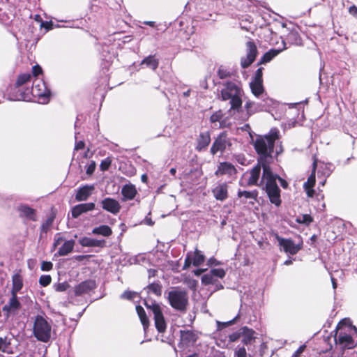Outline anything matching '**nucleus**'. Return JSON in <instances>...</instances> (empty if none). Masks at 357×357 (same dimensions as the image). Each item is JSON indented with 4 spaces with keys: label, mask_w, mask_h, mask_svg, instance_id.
Segmentation results:
<instances>
[{
    "label": "nucleus",
    "mask_w": 357,
    "mask_h": 357,
    "mask_svg": "<svg viewBox=\"0 0 357 357\" xmlns=\"http://www.w3.org/2000/svg\"><path fill=\"white\" fill-rule=\"evenodd\" d=\"M262 166L263 175L261 183H264V188L271 202L278 206L281 204L280 190L278 186L276 180H279L281 186L284 188L287 187L288 183L283 178L279 177L276 174H274L268 164H266L265 162H262Z\"/></svg>",
    "instance_id": "1"
},
{
    "label": "nucleus",
    "mask_w": 357,
    "mask_h": 357,
    "mask_svg": "<svg viewBox=\"0 0 357 357\" xmlns=\"http://www.w3.org/2000/svg\"><path fill=\"white\" fill-rule=\"evenodd\" d=\"M31 94L37 97L40 103L47 104L50 100L51 91L47 87L44 81L36 79L33 81L31 90L27 89L24 91H21L18 89L15 94L12 95L10 99L12 100L29 101L31 100Z\"/></svg>",
    "instance_id": "2"
},
{
    "label": "nucleus",
    "mask_w": 357,
    "mask_h": 357,
    "mask_svg": "<svg viewBox=\"0 0 357 357\" xmlns=\"http://www.w3.org/2000/svg\"><path fill=\"white\" fill-rule=\"evenodd\" d=\"M279 131L277 128H272L268 135L258 136L255 142L254 147L260 155L259 161L268 164V158H271L273 151L274 143L278 139Z\"/></svg>",
    "instance_id": "3"
},
{
    "label": "nucleus",
    "mask_w": 357,
    "mask_h": 357,
    "mask_svg": "<svg viewBox=\"0 0 357 357\" xmlns=\"http://www.w3.org/2000/svg\"><path fill=\"white\" fill-rule=\"evenodd\" d=\"M243 93V90L238 84L233 82H227L221 90V99L224 101L229 100L231 110L238 111L242 105Z\"/></svg>",
    "instance_id": "4"
},
{
    "label": "nucleus",
    "mask_w": 357,
    "mask_h": 357,
    "mask_svg": "<svg viewBox=\"0 0 357 357\" xmlns=\"http://www.w3.org/2000/svg\"><path fill=\"white\" fill-rule=\"evenodd\" d=\"M52 326L47 320L41 315L35 317L33 325L34 337L40 342H47L51 338Z\"/></svg>",
    "instance_id": "5"
},
{
    "label": "nucleus",
    "mask_w": 357,
    "mask_h": 357,
    "mask_svg": "<svg viewBox=\"0 0 357 357\" xmlns=\"http://www.w3.org/2000/svg\"><path fill=\"white\" fill-rule=\"evenodd\" d=\"M356 331L350 327L342 328L340 323L337 326V331L335 335L336 344L342 349H350L354 347L355 340L351 336V333Z\"/></svg>",
    "instance_id": "6"
},
{
    "label": "nucleus",
    "mask_w": 357,
    "mask_h": 357,
    "mask_svg": "<svg viewBox=\"0 0 357 357\" xmlns=\"http://www.w3.org/2000/svg\"><path fill=\"white\" fill-rule=\"evenodd\" d=\"M168 301L170 305L178 311H185L188 303V296L185 291L176 289L168 293Z\"/></svg>",
    "instance_id": "7"
},
{
    "label": "nucleus",
    "mask_w": 357,
    "mask_h": 357,
    "mask_svg": "<svg viewBox=\"0 0 357 357\" xmlns=\"http://www.w3.org/2000/svg\"><path fill=\"white\" fill-rule=\"evenodd\" d=\"M231 145L232 139L228 137L225 132H223L215 139L211 148V153L215 155L218 152L223 153L229 150Z\"/></svg>",
    "instance_id": "8"
},
{
    "label": "nucleus",
    "mask_w": 357,
    "mask_h": 357,
    "mask_svg": "<svg viewBox=\"0 0 357 357\" xmlns=\"http://www.w3.org/2000/svg\"><path fill=\"white\" fill-rule=\"evenodd\" d=\"M199 338L198 333L194 331L190 330H181L180 331V342L178 347L182 349H185L189 347L193 346Z\"/></svg>",
    "instance_id": "9"
},
{
    "label": "nucleus",
    "mask_w": 357,
    "mask_h": 357,
    "mask_svg": "<svg viewBox=\"0 0 357 357\" xmlns=\"http://www.w3.org/2000/svg\"><path fill=\"white\" fill-rule=\"evenodd\" d=\"M257 54V48L253 41H248L246 43V56L241 59V65L242 68H246L250 66L255 60Z\"/></svg>",
    "instance_id": "10"
},
{
    "label": "nucleus",
    "mask_w": 357,
    "mask_h": 357,
    "mask_svg": "<svg viewBox=\"0 0 357 357\" xmlns=\"http://www.w3.org/2000/svg\"><path fill=\"white\" fill-rule=\"evenodd\" d=\"M275 238L278 242V244L284 252L290 255H296L300 250L301 246L294 243V242L290 238H284L275 234Z\"/></svg>",
    "instance_id": "11"
},
{
    "label": "nucleus",
    "mask_w": 357,
    "mask_h": 357,
    "mask_svg": "<svg viewBox=\"0 0 357 357\" xmlns=\"http://www.w3.org/2000/svg\"><path fill=\"white\" fill-rule=\"evenodd\" d=\"M151 312L153 314L155 328L159 333H164L166 330L167 324L159 305L153 304L151 306Z\"/></svg>",
    "instance_id": "12"
},
{
    "label": "nucleus",
    "mask_w": 357,
    "mask_h": 357,
    "mask_svg": "<svg viewBox=\"0 0 357 357\" xmlns=\"http://www.w3.org/2000/svg\"><path fill=\"white\" fill-rule=\"evenodd\" d=\"M237 170L236 167L230 162H220L215 172L216 176H226L227 178H233L236 177Z\"/></svg>",
    "instance_id": "13"
},
{
    "label": "nucleus",
    "mask_w": 357,
    "mask_h": 357,
    "mask_svg": "<svg viewBox=\"0 0 357 357\" xmlns=\"http://www.w3.org/2000/svg\"><path fill=\"white\" fill-rule=\"evenodd\" d=\"M102 207L104 210L110 212L112 214H117L121 209L119 202L112 198L107 197L101 202Z\"/></svg>",
    "instance_id": "14"
},
{
    "label": "nucleus",
    "mask_w": 357,
    "mask_h": 357,
    "mask_svg": "<svg viewBox=\"0 0 357 357\" xmlns=\"http://www.w3.org/2000/svg\"><path fill=\"white\" fill-rule=\"evenodd\" d=\"M95 187L93 185H84L77 190L75 199L77 202H83L88 199L92 195Z\"/></svg>",
    "instance_id": "15"
},
{
    "label": "nucleus",
    "mask_w": 357,
    "mask_h": 357,
    "mask_svg": "<svg viewBox=\"0 0 357 357\" xmlns=\"http://www.w3.org/2000/svg\"><path fill=\"white\" fill-rule=\"evenodd\" d=\"M96 288V282L94 280H89L79 283L75 287V296H81L89 293L90 291Z\"/></svg>",
    "instance_id": "16"
},
{
    "label": "nucleus",
    "mask_w": 357,
    "mask_h": 357,
    "mask_svg": "<svg viewBox=\"0 0 357 357\" xmlns=\"http://www.w3.org/2000/svg\"><path fill=\"white\" fill-rule=\"evenodd\" d=\"M21 307V303H20L17 294H11V297L9 299L7 304L3 307V311L9 315L12 313H15Z\"/></svg>",
    "instance_id": "17"
},
{
    "label": "nucleus",
    "mask_w": 357,
    "mask_h": 357,
    "mask_svg": "<svg viewBox=\"0 0 357 357\" xmlns=\"http://www.w3.org/2000/svg\"><path fill=\"white\" fill-rule=\"evenodd\" d=\"M94 208L95 204L93 202L77 204L72 208V216L74 218H77L82 213L91 211Z\"/></svg>",
    "instance_id": "18"
},
{
    "label": "nucleus",
    "mask_w": 357,
    "mask_h": 357,
    "mask_svg": "<svg viewBox=\"0 0 357 357\" xmlns=\"http://www.w3.org/2000/svg\"><path fill=\"white\" fill-rule=\"evenodd\" d=\"M317 167V162L316 160L313 162L312 166V174L307 178V181L304 183L303 187L306 191V193L308 197H312L314 193V190L312 189V188L314 185L315 183V170Z\"/></svg>",
    "instance_id": "19"
},
{
    "label": "nucleus",
    "mask_w": 357,
    "mask_h": 357,
    "mask_svg": "<svg viewBox=\"0 0 357 357\" xmlns=\"http://www.w3.org/2000/svg\"><path fill=\"white\" fill-rule=\"evenodd\" d=\"M263 169L261 161L259 160L258 164L255 166L250 172V177L248 180L249 185H260L258 181L261 174V169Z\"/></svg>",
    "instance_id": "20"
},
{
    "label": "nucleus",
    "mask_w": 357,
    "mask_h": 357,
    "mask_svg": "<svg viewBox=\"0 0 357 357\" xmlns=\"http://www.w3.org/2000/svg\"><path fill=\"white\" fill-rule=\"evenodd\" d=\"M212 192L217 200L224 201L228 197V185L227 183H219Z\"/></svg>",
    "instance_id": "21"
},
{
    "label": "nucleus",
    "mask_w": 357,
    "mask_h": 357,
    "mask_svg": "<svg viewBox=\"0 0 357 357\" xmlns=\"http://www.w3.org/2000/svg\"><path fill=\"white\" fill-rule=\"evenodd\" d=\"M17 211L22 218H25L29 220L36 221V211L25 204H21L17 206Z\"/></svg>",
    "instance_id": "22"
},
{
    "label": "nucleus",
    "mask_w": 357,
    "mask_h": 357,
    "mask_svg": "<svg viewBox=\"0 0 357 357\" xmlns=\"http://www.w3.org/2000/svg\"><path fill=\"white\" fill-rule=\"evenodd\" d=\"M211 142V136L209 132H201L197 138V149L202 151L209 145Z\"/></svg>",
    "instance_id": "23"
},
{
    "label": "nucleus",
    "mask_w": 357,
    "mask_h": 357,
    "mask_svg": "<svg viewBox=\"0 0 357 357\" xmlns=\"http://www.w3.org/2000/svg\"><path fill=\"white\" fill-rule=\"evenodd\" d=\"M121 194L123 197V200H132L137 194L136 188L131 183L126 184L121 189Z\"/></svg>",
    "instance_id": "24"
},
{
    "label": "nucleus",
    "mask_w": 357,
    "mask_h": 357,
    "mask_svg": "<svg viewBox=\"0 0 357 357\" xmlns=\"http://www.w3.org/2000/svg\"><path fill=\"white\" fill-rule=\"evenodd\" d=\"M211 122L213 123H218L219 128H223L228 127L229 126V123L227 122V119H223V114L222 111L219 110L213 113L211 118H210Z\"/></svg>",
    "instance_id": "25"
},
{
    "label": "nucleus",
    "mask_w": 357,
    "mask_h": 357,
    "mask_svg": "<svg viewBox=\"0 0 357 357\" xmlns=\"http://www.w3.org/2000/svg\"><path fill=\"white\" fill-rule=\"evenodd\" d=\"M245 108L250 116L255 112L263 111L265 109V104L249 100L246 102Z\"/></svg>",
    "instance_id": "26"
},
{
    "label": "nucleus",
    "mask_w": 357,
    "mask_h": 357,
    "mask_svg": "<svg viewBox=\"0 0 357 357\" xmlns=\"http://www.w3.org/2000/svg\"><path fill=\"white\" fill-rule=\"evenodd\" d=\"M255 332L247 326L242 327V342L245 344H251L255 340Z\"/></svg>",
    "instance_id": "27"
},
{
    "label": "nucleus",
    "mask_w": 357,
    "mask_h": 357,
    "mask_svg": "<svg viewBox=\"0 0 357 357\" xmlns=\"http://www.w3.org/2000/svg\"><path fill=\"white\" fill-rule=\"evenodd\" d=\"M287 49L285 43L283 42L282 49H271L266 52L261 58L259 63H266L271 61L274 57L278 55L282 51Z\"/></svg>",
    "instance_id": "28"
},
{
    "label": "nucleus",
    "mask_w": 357,
    "mask_h": 357,
    "mask_svg": "<svg viewBox=\"0 0 357 357\" xmlns=\"http://www.w3.org/2000/svg\"><path fill=\"white\" fill-rule=\"evenodd\" d=\"M79 241L84 247H103L105 243V240H98L89 237H83Z\"/></svg>",
    "instance_id": "29"
},
{
    "label": "nucleus",
    "mask_w": 357,
    "mask_h": 357,
    "mask_svg": "<svg viewBox=\"0 0 357 357\" xmlns=\"http://www.w3.org/2000/svg\"><path fill=\"white\" fill-rule=\"evenodd\" d=\"M75 241H65L62 245L59 248L56 255L58 256H66L73 251Z\"/></svg>",
    "instance_id": "30"
},
{
    "label": "nucleus",
    "mask_w": 357,
    "mask_h": 357,
    "mask_svg": "<svg viewBox=\"0 0 357 357\" xmlns=\"http://www.w3.org/2000/svg\"><path fill=\"white\" fill-rule=\"evenodd\" d=\"M252 93L257 98L261 97L262 98L266 96L264 94V89L263 86V82L252 81L250 83Z\"/></svg>",
    "instance_id": "31"
},
{
    "label": "nucleus",
    "mask_w": 357,
    "mask_h": 357,
    "mask_svg": "<svg viewBox=\"0 0 357 357\" xmlns=\"http://www.w3.org/2000/svg\"><path fill=\"white\" fill-rule=\"evenodd\" d=\"M12 282L13 287L11 289V294H17L23 287L22 277L18 273L15 274L13 276Z\"/></svg>",
    "instance_id": "32"
},
{
    "label": "nucleus",
    "mask_w": 357,
    "mask_h": 357,
    "mask_svg": "<svg viewBox=\"0 0 357 357\" xmlns=\"http://www.w3.org/2000/svg\"><path fill=\"white\" fill-rule=\"evenodd\" d=\"M92 234L94 235H100L105 237H108L112 235V230L107 225H100L93 228L92 230Z\"/></svg>",
    "instance_id": "33"
},
{
    "label": "nucleus",
    "mask_w": 357,
    "mask_h": 357,
    "mask_svg": "<svg viewBox=\"0 0 357 357\" xmlns=\"http://www.w3.org/2000/svg\"><path fill=\"white\" fill-rule=\"evenodd\" d=\"M142 64L146 65L147 67L151 68L152 70H155L157 69L159 61L155 57V56L150 55L145 59H143L142 61Z\"/></svg>",
    "instance_id": "34"
},
{
    "label": "nucleus",
    "mask_w": 357,
    "mask_h": 357,
    "mask_svg": "<svg viewBox=\"0 0 357 357\" xmlns=\"http://www.w3.org/2000/svg\"><path fill=\"white\" fill-rule=\"evenodd\" d=\"M54 216L51 215L41 225L40 238L43 237V234H46L50 229L54 222Z\"/></svg>",
    "instance_id": "35"
},
{
    "label": "nucleus",
    "mask_w": 357,
    "mask_h": 357,
    "mask_svg": "<svg viewBox=\"0 0 357 357\" xmlns=\"http://www.w3.org/2000/svg\"><path fill=\"white\" fill-rule=\"evenodd\" d=\"M136 310H137L138 316L140 319V321L144 326V330H146V328H148L149 324V319L146 317V312H145L144 308L140 305H137L136 307Z\"/></svg>",
    "instance_id": "36"
},
{
    "label": "nucleus",
    "mask_w": 357,
    "mask_h": 357,
    "mask_svg": "<svg viewBox=\"0 0 357 357\" xmlns=\"http://www.w3.org/2000/svg\"><path fill=\"white\" fill-rule=\"evenodd\" d=\"M258 193L257 190L252 191H246V190H239L238 192V197L239 198H245V199H256L257 197Z\"/></svg>",
    "instance_id": "37"
},
{
    "label": "nucleus",
    "mask_w": 357,
    "mask_h": 357,
    "mask_svg": "<svg viewBox=\"0 0 357 357\" xmlns=\"http://www.w3.org/2000/svg\"><path fill=\"white\" fill-rule=\"evenodd\" d=\"M31 77L32 75L29 73H24L19 75L15 83L16 88H20L30 82Z\"/></svg>",
    "instance_id": "38"
},
{
    "label": "nucleus",
    "mask_w": 357,
    "mask_h": 357,
    "mask_svg": "<svg viewBox=\"0 0 357 357\" xmlns=\"http://www.w3.org/2000/svg\"><path fill=\"white\" fill-rule=\"evenodd\" d=\"M218 279L209 271L202 277V282L206 285L210 284H215Z\"/></svg>",
    "instance_id": "39"
},
{
    "label": "nucleus",
    "mask_w": 357,
    "mask_h": 357,
    "mask_svg": "<svg viewBox=\"0 0 357 357\" xmlns=\"http://www.w3.org/2000/svg\"><path fill=\"white\" fill-rule=\"evenodd\" d=\"M204 260L205 257L204 255H202L199 250H196L193 257V265L195 266H199L204 263Z\"/></svg>",
    "instance_id": "40"
},
{
    "label": "nucleus",
    "mask_w": 357,
    "mask_h": 357,
    "mask_svg": "<svg viewBox=\"0 0 357 357\" xmlns=\"http://www.w3.org/2000/svg\"><path fill=\"white\" fill-rule=\"evenodd\" d=\"M149 291H151L156 296H160L162 294V287L158 283H152L147 287Z\"/></svg>",
    "instance_id": "41"
},
{
    "label": "nucleus",
    "mask_w": 357,
    "mask_h": 357,
    "mask_svg": "<svg viewBox=\"0 0 357 357\" xmlns=\"http://www.w3.org/2000/svg\"><path fill=\"white\" fill-rule=\"evenodd\" d=\"M287 40L292 44H300V37L296 31H291L287 36Z\"/></svg>",
    "instance_id": "42"
},
{
    "label": "nucleus",
    "mask_w": 357,
    "mask_h": 357,
    "mask_svg": "<svg viewBox=\"0 0 357 357\" xmlns=\"http://www.w3.org/2000/svg\"><path fill=\"white\" fill-rule=\"evenodd\" d=\"M112 162V160L110 157H107L103 160L101 161L100 165V169L101 171L105 172L109 169L111 164Z\"/></svg>",
    "instance_id": "43"
},
{
    "label": "nucleus",
    "mask_w": 357,
    "mask_h": 357,
    "mask_svg": "<svg viewBox=\"0 0 357 357\" xmlns=\"http://www.w3.org/2000/svg\"><path fill=\"white\" fill-rule=\"evenodd\" d=\"M234 357H246L247 351L244 347H237L234 349Z\"/></svg>",
    "instance_id": "44"
},
{
    "label": "nucleus",
    "mask_w": 357,
    "mask_h": 357,
    "mask_svg": "<svg viewBox=\"0 0 357 357\" xmlns=\"http://www.w3.org/2000/svg\"><path fill=\"white\" fill-rule=\"evenodd\" d=\"M52 278L49 275H41L39 278V283L43 287H46L51 283Z\"/></svg>",
    "instance_id": "45"
},
{
    "label": "nucleus",
    "mask_w": 357,
    "mask_h": 357,
    "mask_svg": "<svg viewBox=\"0 0 357 357\" xmlns=\"http://www.w3.org/2000/svg\"><path fill=\"white\" fill-rule=\"evenodd\" d=\"M210 271L217 279L223 278L226 274L223 268H213Z\"/></svg>",
    "instance_id": "46"
},
{
    "label": "nucleus",
    "mask_w": 357,
    "mask_h": 357,
    "mask_svg": "<svg viewBox=\"0 0 357 357\" xmlns=\"http://www.w3.org/2000/svg\"><path fill=\"white\" fill-rule=\"evenodd\" d=\"M331 164H324L321 167V168L322 169V171L321 172L325 177L329 176L330 174H331L332 169H331Z\"/></svg>",
    "instance_id": "47"
},
{
    "label": "nucleus",
    "mask_w": 357,
    "mask_h": 357,
    "mask_svg": "<svg viewBox=\"0 0 357 357\" xmlns=\"http://www.w3.org/2000/svg\"><path fill=\"white\" fill-rule=\"evenodd\" d=\"M242 336V328L238 331L234 332L229 335V340L230 342H236Z\"/></svg>",
    "instance_id": "48"
},
{
    "label": "nucleus",
    "mask_w": 357,
    "mask_h": 357,
    "mask_svg": "<svg viewBox=\"0 0 357 357\" xmlns=\"http://www.w3.org/2000/svg\"><path fill=\"white\" fill-rule=\"evenodd\" d=\"M68 287L69 284L67 282H62L54 284L55 290L59 292L65 291Z\"/></svg>",
    "instance_id": "49"
},
{
    "label": "nucleus",
    "mask_w": 357,
    "mask_h": 357,
    "mask_svg": "<svg viewBox=\"0 0 357 357\" xmlns=\"http://www.w3.org/2000/svg\"><path fill=\"white\" fill-rule=\"evenodd\" d=\"M64 242V239L62 236H61L60 234H56L54 236L53 248L55 249L58 245Z\"/></svg>",
    "instance_id": "50"
},
{
    "label": "nucleus",
    "mask_w": 357,
    "mask_h": 357,
    "mask_svg": "<svg viewBox=\"0 0 357 357\" xmlns=\"http://www.w3.org/2000/svg\"><path fill=\"white\" fill-rule=\"evenodd\" d=\"M298 222L305 225H309L312 222V218L309 215H303L301 218L298 219Z\"/></svg>",
    "instance_id": "51"
},
{
    "label": "nucleus",
    "mask_w": 357,
    "mask_h": 357,
    "mask_svg": "<svg viewBox=\"0 0 357 357\" xmlns=\"http://www.w3.org/2000/svg\"><path fill=\"white\" fill-rule=\"evenodd\" d=\"M136 294H137L135 292L126 291L121 294V298L123 299L131 300L136 296Z\"/></svg>",
    "instance_id": "52"
},
{
    "label": "nucleus",
    "mask_w": 357,
    "mask_h": 357,
    "mask_svg": "<svg viewBox=\"0 0 357 357\" xmlns=\"http://www.w3.org/2000/svg\"><path fill=\"white\" fill-rule=\"evenodd\" d=\"M96 164L94 161H91V163L87 166L86 172L88 175H91L96 169Z\"/></svg>",
    "instance_id": "53"
},
{
    "label": "nucleus",
    "mask_w": 357,
    "mask_h": 357,
    "mask_svg": "<svg viewBox=\"0 0 357 357\" xmlns=\"http://www.w3.org/2000/svg\"><path fill=\"white\" fill-rule=\"evenodd\" d=\"M218 75L220 79H225L229 77L230 73L225 69L220 68L218 71Z\"/></svg>",
    "instance_id": "54"
},
{
    "label": "nucleus",
    "mask_w": 357,
    "mask_h": 357,
    "mask_svg": "<svg viewBox=\"0 0 357 357\" xmlns=\"http://www.w3.org/2000/svg\"><path fill=\"white\" fill-rule=\"evenodd\" d=\"M53 264L50 261H43L41 264L42 271H48L52 269Z\"/></svg>",
    "instance_id": "55"
},
{
    "label": "nucleus",
    "mask_w": 357,
    "mask_h": 357,
    "mask_svg": "<svg viewBox=\"0 0 357 357\" xmlns=\"http://www.w3.org/2000/svg\"><path fill=\"white\" fill-rule=\"evenodd\" d=\"M262 75H263L262 68H260L257 70V71L255 73V78L252 81L263 82Z\"/></svg>",
    "instance_id": "56"
},
{
    "label": "nucleus",
    "mask_w": 357,
    "mask_h": 357,
    "mask_svg": "<svg viewBox=\"0 0 357 357\" xmlns=\"http://www.w3.org/2000/svg\"><path fill=\"white\" fill-rule=\"evenodd\" d=\"M33 75L37 77L42 73V68L38 65L34 66L32 68Z\"/></svg>",
    "instance_id": "57"
},
{
    "label": "nucleus",
    "mask_w": 357,
    "mask_h": 357,
    "mask_svg": "<svg viewBox=\"0 0 357 357\" xmlns=\"http://www.w3.org/2000/svg\"><path fill=\"white\" fill-rule=\"evenodd\" d=\"M7 340L6 338L0 337V350L5 352L6 351Z\"/></svg>",
    "instance_id": "58"
},
{
    "label": "nucleus",
    "mask_w": 357,
    "mask_h": 357,
    "mask_svg": "<svg viewBox=\"0 0 357 357\" xmlns=\"http://www.w3.org/2000/svg\"><path fill=\"white\" fill-rule=\"evenodd\" d=\"M349 13L350 15L357 18V7L354 5L351 6L349 8Z\"/></svg>",
    "instance_id": "59"
},
{
    "label": "nucleus",
    "mask_w": 357,
    "mask_h": 357,
    "mask_svg": "<svg viewBox=\"0 0 357 357\" xmlns=\"http://www.w3.org/2000/svg\"><path fill=\"white\" fill-rule=\"evenodd\" d=\"M305 345L301 346L294 354L293 357H299L300 355L304 351Z\"/></svg>",
    "instance_id": "60"
},
{
    "label": "nucleus",
    "mask_w": 357,
    "mask_h": 357,
    "mask_svg": "<svg viewBox=\"0 0 357 357\" xmlns=\"http://www.w3.org/2000/svg\"><path fill=\"white\" fill-rule=\"evenodd\" d=\"M85 144L84 141H79L75 142V150H80L84 148Z\"/></svg>",
    "instance_id": "61"
},
{
    "label": "nucleus",
    "mask_w": 357,
    "mask_h": 357,
    "mask_svg": "<svg viewBox=\"0 0 357 357\" xmlns=\"http://www.w3.org/2000/svg\"><path fill=\"white\" fill-rule=\"evenodd\" d=\"M191 263H192V261L190 258V255H188L187 257L185 258V263L183 265V269H187L188 268H189L190 266Z\"/></svg>",
    "instance_id": "62"
},
{
    "label": "nucleus",
    "mask_w": 357,
    "mask_h": 357,
    "mask_svg": "<svg viewBox=\"0 0 357 357\" xmlns=\"http://www.w3.org/2000/svg\"><path fill=\"white\" fill-rule=\"evenodd\" d=\"M205 270L204 269H197L194 271L195 275H200Z\"/></svg>",
    "instance_id": "63"
},
{
    "label": "nucleus",
    "mask_w": 357,
    "mask_h": 357,
    "mask_svg": "<svg viewBox=\"0 0 357 357\" xmlns=\"http://www.w3.org/2000/svg\"><path fill=\"white\" fill-rule=\"evenodd\" d=\"M86 257V256L84 255H78V256H75V258L76 260L77 261H82L83 260L84 258Z\"/></svg>",
    "instance_id": "64"
}]
</instances>
